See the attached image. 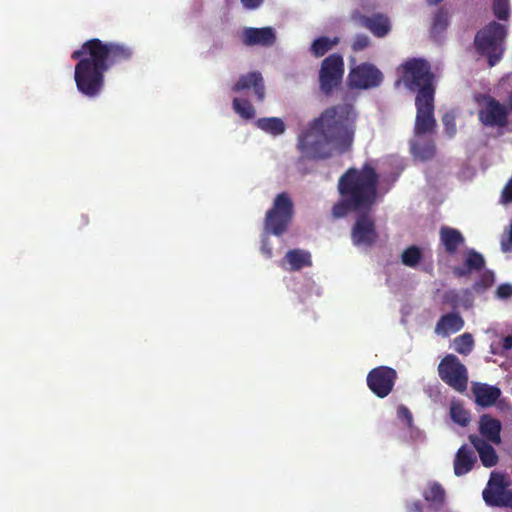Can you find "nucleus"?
Segmentation results:
<instances>
[{
  "mask_svg": "<svg viewBox=\"0 0 512 512\" xmlns=\"http://www.w3.org/2000/svg\"><path fill=\"white\" fill-rule=\"evenodd\" d=\"M357 118L358 113L350 103L327 107L298 136L299 151L308 159L322 160L332 156L333 147L349 150L354 141Z\"/></svg>",
  "mask_w": 512,
  "mask_h": 512,
  "instance_id": "nucleus-1",
  "label": "nucleus"
},
{
  "mask_svg": "<svg viewBox=\"0 0 512 512\" xmlns=\"http://www.w3.org/2000/svg\"><path fill=\"white\" fill-rule=\"evenodd\" d=\"M132 56L133 49L123 43L104 42L99 38L85 41L71 54L73 60H78L74 69L77 90L88 98L99 96L105 85V73Z\"/></svg>",
  "mask_w": 512,
  "mask_h": 512,
  "instance_id": "nucleus-2",
  "label": "nucleus"
},
{
  "mask_svg": "<svg viewBox=\"0 0 512 512\" xmlns=\"http://www.w3.org/2000/svg\"><path fill=\"white\" fill-rule=\"evenodd\" d=\"M379 178L370 162L364 163L360 169L348 168L338 180L337 189L341 199L333 205L332 215L340 218L352 211L369 212L378 197Z\"/></svg>",
  "mask_w": 512,
  "mask_h": 512,
  "instance_id": "nucleus-3",
  "label": "nucleus"
},
{
  "mask_svg": "<svg viewBox=\"0 0 512 512\" xmlns=\"http://www.w3.org/2000/svg\"><path fill=\"white\" fill-rule=\"evenodd\" d=\"M507 28L496 21H491L475 34L473 45L476 53L487 60L489 67L496 66L506 50Z\"/></svg>",
  "mask_w": 512,
  "mask_h": 512,
  "instance_id": "nucleus-4",
  "label": "nucleus"
},
{
  "mask_svg": "<svg viewBox=\"0 0 512 512\" xmlns=\"http://www.w3.org/2000/svg\"><path fill=\"white\" fill-rule=\"evenodd\" d=\"M402 80L405 86L414 91L418 90L416 98H422L423 93L435 95L433 85L434 75L428 61L421 58H412L402 65Z\"/></svg>",
  "mask_w": 512,
  "mask_h": 512,
  "instance_id": "nucleus-5",
  "label": "nucleus"
},
{
  "mask_svg": "<svg viewBox=\"0 0 512 512\" xmlns=\"http://www.w3.org/2000/svg\"><path fill=\"white\" fill-rule=\"evenodd\" d=\"M344 72V60L339 53L330 54L322 61L319 70V86L324 95H331L340 86Z\"/></svg>",
  "mask_w": 512,
  "mask_h": 512,
  "instance_id": "nucleus-6",
  "label": "nucleus"
},
{
  "mask_svg": "<svg viewBox=\"0 0 512 512\" xmlns=\"http://www.w3.org/2000/svg\"><path fill=\"white\" fill-rule=\"evenodd\" d=\"M510 482L498 472H492L486 488L482 492L483 499L491 507H508L512 509V491L508 489Z\"/></svg>",
  "mask_w": 512,
  "mask_h": 512,
  "instance_id": "nucleus-7",
  "label": "nucleus"
},
{
  "mask_svg": "<svg viewBox=\"0 0 512 512\" xmlns=\"http://www.w3.org/2000/svg\"><path fill=\"white\" fill-rule=\"evenodd\" d=\"M482 107L478 110V120L483 126L503 128L508 124V109L504 104L488 94L477 98Z\"/></svg>",
  "mask_w": 512,
  "mask_h": 512,
  "instance_id": "nucleus-8",
  "label": "nucleus"
},
{
  "mask_svg": "<svg viewBox=\"0 0 512 512\" xmlns=\"http://www.w3.org/2000/svg\"><path fill=\"white\" fill-rule=\"evenodd\" d=\"M440 378L458 392H464L468 385L466 367L453 354L446 355L438 366Z\"/></svg>",
  "mask_w": 512,
  "mask_h": 512,
  "instance_id": "nucleus-9",
  "label": "nucleus"
},
{
  "mask_svg": "<svg viewBox=\"0 0 512 512\" xmlns=\"http://www.w3.org/2000/svg\"><path fill=\"white\" fill-rule=\"evenodd\" d=\"M415 105L417 109L414 125L415 136L433 133L437 125L434 118V96L423 93L422 98L415 99Z\"/></svg>",
  "mask_w": 512,
  "mask_h": 512,
  "instance_id": "nucleus-10",
  "label": "nucleus"
},
{
  "mask_svg": "<svg viewBox=\"0 0 512 512\" xmlns=\"http://www.w3.org/2000/svg\"><path fill=\"white\" fill-rule=\"evenodd\" d=\"M396 380V370L388 366L373 368L366 378L368 388L379 398H385L392 392Z\"/></svg>",
  "mask_w": 512,
  "mask_h": 512,
  "instance_id": "nucleus-11",
  "label": "nucleus"
},
{
  "mask_svg": "<svg viewBox=\"0 0 512 512\" xmlns=\"http://www.w3.org/2000/svg\"><path fill=\"white\" fill-rule=\"evenodd\" d=\"M383 81L382 72L373 64L362 63L352 68L348 75L351 88L370 89L378 87Z\"/></svg>",
  "mask_w": 512,
  "mask_h": 512,
  "instance_id": "nucleus-12",
  "label": "nucleus"
},
{
  "mask_svg": "<svg viewBox=\"0 0 512 512\" xmlns=\"http://www.w3.org/2000/svg\"><path fill=\"white\" fill-rule=\"evenodd\" d=\"M295 215L294 202L287 192L277 194L265 215V224H290Z\"/></svg>",
  "mask_w": 512,
  "mask_h": 512,
  "instance_id": "nucleus-13",
  "label": "nucleus"
},
{
  "mask_svg": "<svg viewBox=\"0 0 512 512\" xmlns=\"http://www.w3.org/2000/svg\"><path fill=\"white\" fill-rule=\"evenodd\" d=\"M275 40L276 36L271 27H247L242 32V43L246 46L260 45L269 47L274 44Z\"/></svg>",
  "mask_w": 512,
  "mask_h": 512,
  "instance_id": "nucleus-14",
  "label": "nucleus"
},
{
  "mask_svg": "<svg viewBox=\"0 0 512 512\" xmlns=\"http://www.w3.org/2000/svg\"><path fill=\"white\" fill-rule=\"evenodd\" d=\"M253 88L258 101L265 98V86L263 77L260 72L252 71L245 75H241L239 80L234 84L233 91L241 92L246 89Z\"/></svg>",
  "mask_w": 512,
  "mask_h": 512,
  "instance_id": "nucleus-15",
  "label": "nucleus"
},
{
  "mask_svg": "<svg viewBox=\"0 0 512 512\" xmlns=\"http://www.w3.org/2000/svg\"><path fill=\"white\" fill-rule=\"evenodd\" d=\"M502 424L500 420L489 414H483L479 419V433L481 438L490 443L499 445L501 443Z\"/></svg>",
  "mask_w": 512,
  "mask_h": 512,
  "instance_id": "nucleus-16",
  "label": "nucleus"
},
{
  "mask_svg": "<svg viewBox=\"0 0 512 512\" xmlns=\"http://www.w3.org/2000/svg\"><path fill=\"white\" fill-rule=\"evenodd\" d=\"M469 441L478 452L484 467L491 468L497 465L499 457L494 447L488 441L475 434L469 435Z\"/></svg>",
  "mask_w": 512,
  "mask_h": 512,
  "instance_id": "nucleus-17",
  "label": "nucleus"
},
{
  "mask_svg": "<svg viewBox=\"0 0 512 512\" xmlns=\"http://www.w3.org/2000/svg\"><path fill=\"white\" fill-rule=\"evenodd\" d=\"M312 266L311 253L303 249L289 250L281 261V267L288 271H300Z\"/></svg>",
  "mask_w": 512,
  "mask_h": 512,
  "instance_id": "nucleus-18",
  "label": "nucleus"
},
{
  "mask_svg": "<svg viewBox=\"0 0 512 512\" xmlns=\"http://www.w3.org/2000/svg\"><path fill=\"white\" fill-rule=\"evenodd\" d=\"M477 463V457L472 448L462 445L456 452L453 461L454 474L458 477L469 473Z\"/></svg>",
  "mask_w": 512,
  "mask_h": 512,
  "instance_id": "nucleus-19",
  "label": "nucleus"
},
{
  "mask_svg": "<svg viewBox=\"0 0 512 512\" xmlns=\"http://www.w3.org/2000/svg\"><path fill=\"white\" fill-rule=\"evenodd\" d=\"M472 393L476 403L482 407L494 405L501 395V391L498 387L484 383H474L472 385Z\"/></svg>",
  "mask_w": 512,
  "mask_h": 512,
  "instance_id": "nucleus-20",
  "label": "nucleus"
},
{
  "mask_svg": "<svg viewBox=\"0 0 512 512\" xmlns=\"http://www.w3.org/2000/svg\"><path fill=\"white\" fill-rule=\"evenodd\" d=\"M360 22L363 27L371 31L378 38L386 36L391 28L389 19L382 14L362 16Z\"/></svg>",
  "mask_w": 512,
  "mask_h": 512,
  "instance_id": "nucleus-21",
  "label": "nucleus"
},
{
  "mask_svg": "<svg viewBox=\"0 0 512 512\" xmlns=\"http://www.w3.org/2000/svg\"><path fill=\"white\" fill-rule=\"evenodd\" d=\"M485 266L483 256L471 249L467 252L464 264L462 266L454 267L453 273L457 277H465L473 271H480Z\"/></svg>",
  "mask_w": 512,
  "mask_h": 512,
  "instance_id": "nucleus-22",
  "label": "nucleus"
},
{
  "mask_svg": "<svg viewBox=\"0 0 512 512\" xmlns=\"http://www.w3.org/2000/svg\"><path fill=\"white\" fill-rule=\"evenodd\" d=\"M422 496L433 511L438 512L443 508L446 493L444 488L438 482L428 483L422 493Z\"/></svg>",
  "mask_w": 512,
  "mask_h": 512,
  "instance_id": "nucleus-23",
  "label": "nucleus"
},
{
  "mask_svg": "<svg viewBox=\"0 0 512 512\" xmlns=\"http://www.w3.org/2000/svg\"><path fill=\"white\" fill-rule=\"evenodd\" d=\"M464 327V320L458 313H447L436 324V332L443 336L456 333Z\"/></svg>",
  "mask_w": 512,
  "mask_h": 512,
  "instance_id": "nucleus-24",
  "label": "nucleus"
},
{
  "mask_svg": "<svg viewBox=\"0 0 512 512\" xmlns=\"http://www.w3.org/2000/svg\"><path fill=\"white\" fill-rule=\"evenodd\" d=\"M441 242L448 254H455L460 245L464 243L463 235L453 228H442L440 232Z\"/></svg>",
  "mask_w": 512,
  "mask_h": 512,
  "instance_id": "nucleus-25",
  "label": "nucleus"
},
{
  "mask_svg": "<svg viewBox=\"0 0 512 512\" xmlns=\"http://www.w3.org/2000/svg\"><path fill=\"white\" fill-rule=\"evenodd\" d=\"M375 226H353L352 239L357 246H371L377 241Z\"/></svg>",
  "mask_w": 512,
  "mask_h": 512,
  "instance_id": "nucleus-26",
  "label": "nucleus"
},
{
  "mask_svg": "<svg viewBox=\"0 0 512 512\" xmlns=\"http://www.w3.org/2000/svg\"><path fill=\"white\" fill-rule=\"evenodd\" d=\"M450 24V14L447 9L440 7L434 14L431 26L430 35L433 39H438L446 31Z\"/></svg>",
  "mask_w": 512,
  "mask_h": 512,
  "instance_id": "nucleus-27",
  "label": "nucleus"
},
{
  "mask_svg": "<svg viewBox=\"0 0 512 512\" xmlns=\"http://www.w3.org/2000/svg\"><path fill=\"white\" fill-rule=\"evenodd\" d=\"M256 125L259 129L273 136L283 134L286 128L284 121L278 117L259 118Z\"/></svg>",
  "mask_w": 512,
  "mask_h": 512,
  "instance_id": "nucleus-28",
  "label": "nucleus"
},
{
  "mask_svg": "<svg viewBox=\"0 0 512 512\" xmlns=\"http://www.w3.org/2000/svg\"><path fill=\"white\" fill-rule=\"evenodd\" d=\"M411 151L416 158L426 161L434 157L436 147L433 141H420L416 140L411 143Z\"/></svg>",
  "mask_w": 512,
  "mask_h": 512,
  "instance_id": "nucleus-29",
  "label": "nucleus"
},
{
  "mask_svg": "<svg viewBox=\"0 0 512 512\" xmlns=\"http://www.w3.org/2000/svg\"><path fill=\"white\" fill-rule=\"evenodd\" d=\"M338 43V37L330 39L329 37L322 36L313 41L311 45V52L315 57H322Z\"/></svg>",
  "mask_w": 512,
  "mask_h": 512,
  "instance_id": "nucleus-30",
  "label": "nucleus"
},
{
  "mask_svg": "<svg viewBox=\"0 0 512 512\" xmlns=\"http://www.w3.org/2000/svg\"><path fill=\"white\" fill-rule=\"evenodd\" d=\"M450 416L458 425L465 427L470 422V414L460 402H452Z\"/></svg>",
  "mask_w": 512,
  "mask_h": 512,
  "instance_id": "nucleus-31",
  "label": "nucleus"
},
{
  "mask_svg": "<svg viewBox=\"0 0 512 512\" xmlns=\"http://www.w3.org/2000/svg\"><path fill=\"white\" fill-rule=\"evenodd\" d=\"M233 109L243 119L250 120L255 116L253 105L246 99L234 98Z\"/></svg>",
  "mask_w": 512,
  "mask_h": 512,
  "instance_id": "nucleus-32",
  "label": "nucleus"
},
{
  "mask_svg": "<svg viewBox=\"0 0 512 512\" xmlns=\"http://www.w3.org/2000/svg\"><path fill=\"white\" fill-rule=\"evenodd\" d=\"M455 350L462 355H468L474 346V340L470 333H464L454 340Z\"/></svg>",
  "mask_w": 512,
  "mask_h": 512,
  "instance_id": "nucleus-33",
  "label": "nucleus"
},
{
  "mask_svg": "<svg viewBox=\"0 0 512 512\" xmlns=\"http://www.w3.org/2000/svg\"><path fill=\"white\" fill-rule=\"evenodd\" d=\"M421 258V251L416 246L408 247L401 256L402 263L408 267H415L420 262Z\"/></svg>",
  "mask_w": 512,
  "mask_h": 512,
  "instance_id": "nucleus-34",
  "label": "nucleus"
},
{
  "mask_svg": "<svg viewBox=\"0 0 512 512\" xmlns=\"http://www.w3.org/2000/svg\"><path fill=\"white\" fill-rule=\"evenodd\" d=\"M492 10L499 20H507L510 16L509 0H493Z\"/></svg>",
  "mask_w": 512,
  "mask_h": 512,
  "instance_id": "nucleus-35",
  "label": "nucleus"
},
{
  "mask_svg": "<svg viewBox=\"0 0 512 512\" xmlns=\"http://www.w3.org/2000/svg\"><path fill=\"white\" fill-rule=\"evenodd\" d=\"M445 133L452 138L456 133V117L452 111L446 112L442 117Z\"/></svg>",
  "mask_w": 512,
  "mask_h": 512,
  "instance_id": "nucleus-36",
  "label": "nucleus"
},
{
  "mask_svg": "<svg viewBox=\"0 0 512 512\" xmlns=\"http://www.w3.org/2000/svg\"><path fill=\"white\" fill-rule=\"evenodd\" d=\"M369 46V37L365 34H357L352 42L351 48L354 52H360Z\"/></svg>",
  "mask_w": 512,
  "mask_h": 512,
  "instance_id": "nucleus-37",
  "label": "nucleus"
},
{
  "mask_svg": "<svg viewBox=\"0 0 512 512\" xmlns=\"http://www.w3.org/2000/svg\"><path fill=\"white\" fill-rule=\"evenodd\" d=\"M397 417L399 420L403 421L407 427H412L413 425V416L411 411L405 405H399L397 408Z\"/></svg>",
  "mask_w": 512,
  "mask_h": 512,
  "instance_id": "nucleus-38",
  "label": "nucleus"
},
{
  "mask_svg": "<svg viewBox=\"0 0 512 512\" xmlns=\"http://www.w3.org/2000/svg\"><path fill=\"white\" fill-rule=\"evenodd\" d=\"M501 250L505 253L512 251V226L505 231L501 238Z\"/></svg>",
  "mask_w": 512,
  "mask_h": 512,
  "instance_id": "nucleus-39",
  "label": "nucleus"
},
{
  "mask_svg": "<svg viewBox=\"0 0 512 512\" xmlns=\"http://www.w3.org/2000/svg\"><path fill=\"white\" fill-rule=\"evenodd\" d=\"M500 202L502 204L512 203V177L508 180L501 192Z\"/></svg>",
  "mask_w": 512,
  "mask_h": 512,
  "instance_id": "nucleus-40",
  "label": "nucleus"
},
{
  "mask_svg": "<svg viewBox=\"0 0 512 512\" xmlns=\"http://www.w3.org/2000/svg\"><path fill=\"white\" fill-rule=\"evenodd\" d=\"M497 295L500 298H508L512 295V285L510 284H501L497 288Z\"/></svg>",
  "mask_w": 512,
  "mask_h": 512,
  "instance_id": "nucleus-41",
  "label": "nucleus"
},
{
  "mask_svg": "<svg viewBox=\"0 0 512 512\" xmlns=\"http://www.w3.org/2000/svg\"><path fill=\"white\" fill-rule=\"evenodd\" d=\"M262 254L266 257V258H271L272 257V247L269 243V240H268V237H263L262 241H261V248H260Z\"/></svg>",
  "mask_w": 512,
  "mask_h": 512,
  "instance_id": "nucleus-42",
  "label": "nucleus"
},
{
  "mask_svg": "<svg viewBox=\"0 0 512 512\" xmlns=\"http://www.w3.org/2000/svg\"><path fill=\"white\" fill-rule=\"evenodd\" d=\"M242 5L247 10H255L259 8L263 3L264 0H240Z\"/></svg>",
  "mask_w": 512,
  "mask_h": 512,
  "instance_id": "nucleus-43",
  "label": "nucleus"
},
{
  "mask_svg": "<svg viewBox=\"0 0 512 512\" xmlns=\"http://www.w3.org/2000/svg\"><path fill=\"white\" fill-rule=\"evenodd\" d=\"M287 226H265V234L282 235L286 231Z\"/></svg>",
  "mask_w": 512,
  "mask_h": 512,
  "instance_id": "nucleus-44",
  "label": "nucleus"
},
{
  "mask_svg": "<svg viewBox=\"0 0 512 512\" xmlns=\"http://www.w3.org/2000/svg\"><path fill=\"white\" fill-rule=\"evenodd\" d=\"M407 512H423V505L421 501L416 500L409 503L406 507Z\"/></svg>",
  "mask_w": 512,
  "mask_h": 512,
  "instance_id": "nucleus-45",
  "label": "nucleus"
},
{
  "mask_svg": "<svg viewBox=\"0 0 512 512\" xmlns=\"http://www.w3.org/2000/svg\"><path fill=\"white\" fill-rule=\"evenodd\" d=\"M502 348L505 351H508V350L512 349V334L503 338V340H502Z\"/></svg>",
  "mask_w": 512,
  "mask_h": 512,
  "instance_id": "nucleus-46",
  "label": "nucleus"
},
{
  "mask_svg": "<svg viewBox=\"0 0 512 512\" xmlns=\"http://www.w3.org/2000/svg\"><path fill=\"white\" fill-rule=\"evenodd\" d=\"M355 224H357V225H360V224H373V222L368 218V216L363 215L362 217L357 219Z\"/></svg>",
  "mask_w": 512,
  "mask_h": 512,
  "instance_id": "nucleus-47",
  "label": "nucleus"
},
{
  "mask_svg": "<svg viewBox=\"0 0 512 512\" xmlns=\"http://www.w3.org/2000/svg\"><path fill=\"white\" fill-rule=\"evenodd\" d=\"M429 6H435L443 2L444 0H425Z\"/></svg>",
  "mask_w": 512,
  "mask_h": 512,
  "instance_id": "nucleus-48",
  "label": "nucleus"
},
{
  "mask_svg": "<svg viewBox=\"0 0 512 512\" xmlns=\"http://www.w3.org/2000/svg\"><path fill=\"white\" fill-rule=\"evenodd\" d=\"M508 106H509L510 110H512V93L508 97Z\"/></svg>",
  "mask_w": 512,
  "mask_h": 512,
  "instance_id": "nucleus-49",
  "label": "nucleus"
}]
</instances>
